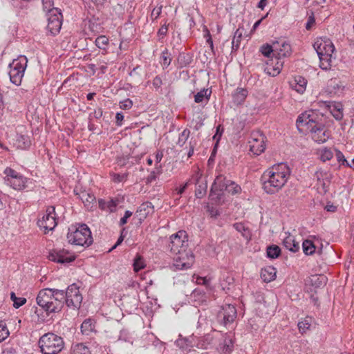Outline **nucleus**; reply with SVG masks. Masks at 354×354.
Masks as SVG:
<instances>
[{"label":"nucleus","mask_w":354,"mask_h":354,"mask_svg":"<svg viewBox=\"0 0 354 354\" xmlns=\"http://www.w3.org/2000/svg\"><path fill=\"white\" fill-rule=\"evenodd\" d=\"M188 239L185 231L180 230L169 237L168 248L175 255L174 266L178 270H187L193 265L194 257L188 252Z\"/></svg>","instance_id":"1"},{"label":"nucleus","mask_w":354,"mask_h":354,"mask_svg":"<svg viewBox=\"0 0 354 354\" xmlns=\"http://www.w3.org/2000/svg\"><path fill=\"white\" fill-rule=\"evenodd\" d=\"M290 169L287 164L281 162L269 168L262 175L263 188L269 194L277 193L286 183Z\"/></svg>","instance_id":"2"},{"label":"nucleus","mask_w":354,"mask_h":354,"mask_svg":"<svg viewBox=\"0 0 354 354\" xmlns=\"http://www.w3.org/2000/svg\"><path fill=\"white\" fill-rule=\"evenodd\" d=\"M36 301L40 308L39 310L45 312L47 315L59 313L64 306L62 290L55 288L41 289L37 294ZM35 313L39 315L37 308Z\"/></svg>","instance_id":"3"},{"label":"nucleus","mask_w":354,"mask_h":354,"mask_svg":"<svg viewBox=\"0 0 354 354\" xmlns=\"http://www.w3.org/2000/svg\"><path fill=\"white\" fill-rule=\"evenodd\" d=\"M326 122V117L317 110L310 109L300 114L297 119V127L300 131H312Z\"/></svg>","instance_id":"4"},{"label":"nucleus","mask_w":354,"mask_h":354,"mask_svg":"<svg viewBox=\"0 0 354 354\" xmlns=\"http://www.w3.org/2000/svg\"><path fill=\"white\" fill-rule=\"evenodd\" d=\"M314 48L319 59V66L323 70H328L332 66V58L335 46L329 39L317 40L315 42Z\"/></svg>","instance_id":"5"},{"label":"nucleus","mask_w":354,"mask_h":354,"mask_svg":"<svg viewBox=\"0 0 354 354\" xmlns=\"http://www.w3.org/2000/svg\"><path fill=\"white\" fill-rule=\"evenodd\" d=\"M38 344L43 354H58L65 345L63 338L53 333L43 335L39 338Z\"/></svg>","instance_id":"6"},{"label":"nucleus","mask_w":354,"mask_h":354,"mask_svg":"<svg viewBox=\"0 0 354 354\" xmlns=\"http://www.w3.org/2000/svg\"><path fill=\"white\" fill-rule=\"evenodd\" d=\"M67 239L71 244L84 247H88L93 242L91 232L86 224H79L77 227L69 228Z\"/></svg>","instance_id":"7"},{"label":"nucleus","mask_w":354,"mask_h":354,"mask_svg":"<svg viewBox=\"0 0 354 354\" xmlns=\"http://www.w3.org/2000/svg\"><path fill=\"white\" fill-rule=\"evenodd\" d=\"M28 59L24 55H20L17 59H13L9 64V76L10 82L19 86L24 75L25 70L27 67Z\"/></svg>","instance_id":"8"},{"label":"nucleus","mask_w":354,"mask_h":354,"mask_svg":"<svg viewBox=\"0 0 354 354\" xmlns=\"http://www.w3.org/2000/svg\"><path fill=\"white\" fill-rule=\"evenodd\" d=\"M237 317L236 309L234 306L225 304L222 306L216 315V322L221 326L228 328Z\"/></svg>","instance_id":"9"},{"label":"nucleus","mask_w":354,"mask_h":354,"mask_svg":"<svg viewBox=\"0 0 354 354\" xmlns=\"http://www.w3.org/2000/svg\"><path fill=\"white\" fill-rule=\"evenodd\" d=\"M62 290L63 301H65L66 304L68 307L73 308H79L82 301V296L80 292L79 287L73 283L70 285L66 291Z\"/></svg>","instance_id":"10"},{"label":"nucleus","mask_w":354,"mask_h":354,"mask_svg":"<svg viewBox=\"0 0 354 354\" xmlns=\"http://www.w3.org/2000/svg\"><path fill=\"white\" fill-rule=\"evenodd\" d=\"M266 138L261 131L252 132L249 140L250 151L254 155H260L266 149Z\"/></svg>","instance_id":"11"},{"label":"nucleus","mask_w":354,"mask_h":354,"mask_svg":"<svg viewBox=\"0 0 354 354\" xmlns=\"http://www.w3.org/2000/svg\"><path fill=\"white\" fill-rule=\"evenodd\" d=\"M62 15L59 9H53L47 14V30L52 35H56L60 31L62 24Z\"/></svg>","instance_id":"12"},{"label":"nucleus","mask_w":354,"mask_h":354,"mask_svg":"<svg viewBox=\"0 0 354 354\" xmlns=\"http://www.w3.org/2000/svg\"><path fill=\"white\" fill-rule=\"evenodd\" d=\"M37 224L39 227L44 229L46 233V232L53 230L57 225L55 207H48L46 214L41 219H39Z\"/></svg>","instance_id":"13"},{"label":"nucleus","mask_w":354,"mask_h":354,"mask_svg":"<svg viewBox=\"0 0 354 354\" xmlns=\"http://www.w3.org/2000/svg\"><path fill=\"white\" fill-rule=\"evenodd\" d=\"M228 181L229 180L222 175L216 178L210 191V196L212 200L218 201L221 200L224 192H225V187L228 185Z\"/></svg>","instance_id":"14"},{"label":"nucleus","mask_w":354,"mask_h":354,"mask_svg":"<svg viewBox=\"0 0 354 354\" xmlns=\"http://www.w3.org/2000/svg\"><path fill=\"white\" fill-rule=\"evenodd\" d=\"M49 259L59 263H70L75 259V256L68 250H53L49 254Z\"/></svg>","instance_id":"15"},{"label":"nucleus","mask_w":354,"mask_h":354,"mask_svg":"<svg viewBox=\"0 0 354 354\" xmlns=\"http://www.w3.org/2000/svg\"><path fill=\"white\" fill-rule=\"evenodd\" d=\"M274 57L277 59L289 57L292 53L290 44L284 39H279L273 42Z\"/></svg>","instance_id":"16"},{"label":"nucleus","mask_w":354,"mask_h":354,"mask_svg":"<svg viewBox=\"0 0 354 354\" xmlns=\"http://www.w3.org/2000/svg\"><path fill=\"white\" fill-rule=\"evenodd\" d=\"M326 122H323L322 126L316 127L312 131H308L310 133L311 138L315 142L317 143H324L330 138V133L326 127Z\"/></svg>","instance_id":"17"},{"label":"nucleus","mask_w":354,"mask_h":354,"mask_svg":"<svg viewBox=\"0 0 354 354\" xmlns=\"http://www.w3.org/2000/svg\"><path fill=\"white\" fill-rule=\"evenodd\" d=\"M154 212V207L151 202L147 201L141 204L136 212V216L138 218L139 223H141L149 215Z\"/></svg>","instance_id":"18"},{"label":"nucleus","mask_w":354,"mask_h":354,"mask_svg":"<svg viewBox=\"0 0 354 354\" xmlns=\"http://www.w3.org/2000/svg\"><path fill=\"white\" fill-rule=\"evenodd\" d=\"M74 192L75 195L78 196L86 208L89 209L93 207V204L95 201V196L92 193H89L86 190L78 192L77 189H75Z\"/></svg>","instance_id":"19"},{"label":"nucleus","mask_w":354,"mask_h":354,"mask_svg":"<svg viewBox=\"0 0 354 354\" xmlns=\"http://www.w3.org/2000/svg\"><path fill=\"white\" fill-rule=\"evenodd\" d=\"M30 181V179L24 177L21 174L18 175L11 180L8 181L6 183L12 187L15 190H22L26 187H28V183Z\"/></svg>","instance_id":"20"},{"label":"nucleus","mask_w":354,"mask_h":354,"mask_svg":"<svg viewBox=\"0 0 354 354\" xmlns=\"http://www.w3.org/2000/svg\"><path fill=\"white\" fill-rule=\"evenodd\" d=\"M248 91L243 88H237L232 94L233 103L236 105L242 104L246 97L248 96Z\"/></svg>","instance_id":"21"},{"label":"nucleus","mask_w":354,"mask_h":354,"mask_svg":"<svg viewBox=\"0 0 354 354\" xmlns=\"http://www.w3.org/2000/svg\"><path fill=\"white\" fill-rule=\"evenodd\" d=\"M245 31L243 26H239L235 31L232 41V51L237 50L241 44V41Z\"/></svg>","instance_id":"22"},{"label":"nucleus","mask_w":354,"mask_h":354,"mask_svg":"<svg viewBox=\"0 0 354 354\" xmlns=\"http://www.w3.org/2000/svg\"><path fill=\"white\" fill-rule=\"evenodd\" d=\"M328 279L324 274L312 275L309 278V283L315 288L324 287L327 283Z\"/></svg>","instance_id":"23"},{"label":"nucleus","mask_w":354,"mask_h":354,"mask_svg":"<svg viewBox=\"0 0 354 354\" xmlns=\"http://www.w3.org/2000/svg\"><path fill=\"white\" fill-rule=\"evenodd\" d=\"M327 106L328 107L331 114L336 120H340L343 118V108L342 104L330 102Z\"/></svg>","instance_id":"24"},{"label":"nucleus","mask_w":354,"mask_h":354,"mask_svg":"<svg viewBox=\"0 0 354 354\" xmlns=\"http://www.w3.org/2000/svg\"><path fill=\"white\" fill-rule=\"evenodd\" d=\"M283 244L287 250L292 252H296L299 251L300 248L299 243L298 242H296L294 239V236L290 234L283 239Z\"/></svg>","instance_id":"25"},{"label":"nucleus","mask_w":354,"mask_h":354,"mask_svg":"<svg viewBox=\"0 0 354 354\" xmlns=\"http://www.w3.org/2000/svg\"><path fill=\"white\" fill-rule=\"evenodd\" d=\"M307 80L301 77L297 76L295 77V80L291 83V86L293 89L299 93H303L306 88Z\"/></svg>","instance_id":"26"},{"label":"nucleus","mask_w":354,"mask_h":354,"mask_svg":"<svg viewBox=\"0 0 354 354\" xmlns=\"http://www.w3.org/2000/svg\"><path fill=\"white\" fill-rule=\"evenodd\" d=\"M276 277L275 269L272 267H268L262 269L261 272V277L266 282H270L274 279Z\"/></svg>","instance_id":"27"},{"label":"nucleus","mask_w":354,"mask_h":354,"mask_svg":"<svg viewBox=\"0 0 354 354\" xmlns=\"http://www.w3.org/2000/svg\"><path fill=\"white\" fill-rule=\"evenodd\" d=\"M94 331L95 325L93 321L91 319L84 320L81 325L82 333L85 335H90Z\"/></svg>","instance_id":"28"},{"label":"nucleus","mask_w":354,"mask_h":354,"mask_svg":"<svg viewBox=\"0 0 354 354\" xmlns=\"http://www.w3.org/2000/svg\"><path fill=\"white\" fill-rule=\"evenodd\" d=\"M95 44L97 48L102 50V54L107 53V47L109 44V39L105 35H100L95 39Z\"/></svg>","instance_id":"29"},{"label":"nucleus","mask_w":354,"mask_h":354,"mask_svg":"<svg viewBox=\"0 0 354 354\" xmlns=\"http://www.w3.org/2000/svg\"><path fill=\"white\" fill-rule=\"evenodd\" d=\"M195 178L196 181V183L197 184V187L195 191V196L198 198H201L206 194L207 185L206 183H199L200 177L198 174H196Z\"/></svg>","instance_id":"30"},{"label":"nucleus","mask_w":354,"mask_h":354,"mask_svg":"<svg viewBox=\"0 0 354 354\" xmlns=\"http://www.w3.org/2000/svg\"><path fill=\"white\" fill-rule=\"evenodd\" d=\"M178 63L180 68L185 67L191 64L192 62V56L186 53H180L178 57Z\"/></svg>","instance_id":"31"},{"label":"nucleus","mask_w":354,"mask_h":354,"mask_svg":"<svg viewBox=\"0 0 354 354\" xmlns=\"http://www.w3.org/2000/svg\"><path fill=\"white\" fill-rule=\"evenodd\" d=\"M234 229L239 232L241 233L242 236L246 238L247 239H250L251 236V233L248 227L245 225L243 223H236L233 225Z\"/></svg>","instance_id":"32"},{"label":"nucleus","mask_w":354,"mask_h":354,"mask_svg":"<svg viewBox=\"0 0 354 354\" xmlns=\"http://www.w3.org/2000/svg\"><path fill=\"white\" fill-rule=\"evenodd\" d=\"M211 93V90L208 88H203L194 95V102L196 103H200L202 102L205 98L208 100L210 97Z\"/></svg>","instance_id":"33"},{"label":"nucleus","mask_w":354,"mask_h":354,"mask_svg":"<svg viewBox=\"0 0 354 354\" xmlns=\"http://www.w3.org/2000/svg\"><path fill=\"white\" fill-rule=\"evenodd\" d=\"M303 251L306 255H311L315 252V246L310 240H305L302 243Z\"/></svg>","instance_id":"34"},{"label":"nucleus","mask_w":354,"mask_h":354,"mask_svg":"<svg viewBox=\"0 0 354 354\" xmlns=\"http://www.w3.org/2000/svg\"><path fill=\"white\" fill-rule=\"evenodd\" d=\"M225 192L232 195H235L241 193V188L235 182L229 180L227 187H225Z\"/></svg>","instance_id":"35"},{"label":"nucleus","mask_w":354,"mask_h":354,"mask_svg":"<svg viewBox=\"0 0 354 354\" xmlns=\"http://www.w3.org/2000/svg\"><path fill=\"white\" fill-rule=\"evenodd\" d=\"M17 147L21 149H27L30 145V140L27 136L19 135L17 138Z\"/></svg>","instance_id":"36"},{"label":"nucleus","mask_w":354,"mask_h":354,"mask_svg":"<svg viewBox=\"0 0 354 354\" xmlns=\"http://www.w3.org/2000/svg\"><path fill=\"white\" fill-rule=\"evenodd\" d=\"M281 252V249L278 245H272L267 248V256L270 259L277 258Z\"/></svg>","instance_id":"37"},{"label":"nucleus","mask_w":354,"mask_h":354,"mask_svg":"<svg viewBox=\"0 0 354 354\" xmlns=\"http://www.w3.org/2000/svg\"><path fill=\"white\" fill-rule=\"evenodd\" d=\"M73 354H91V351L86 346L80 343L73 347Z\"/></svg>","instance_id":"38"},{"label":"nucleus","mask_w":354,"mask_h":354,"mask_svg":"<svg viewBox=\"0 0 354 354\" xmlns=\"http://www.w3.org/2000/svg\"><path fill=\"white\" fill-rule=\"evenodd\" d=\"M276 64L274 66H273L272 68V71H270V68L269 66H268L266 68V70L268 71V73L270 75H272V76H276L277 75H278L279 73H280V71L281 70L282 68V66H283V62L280 61L281 59H277L276 58Z\"/></svg>","instance_id":"39"},{"label":"nucleus","mask_w":354,"mask_h":354,"mask_svg":"<svg viewBox=\"0 0 354 354\" xmlns=\"http://www.w3.org/2000/svg\"><path fill=\"white\" fill-rule=\"evenodd\" d=\"M10 299L13 301V306L15 308H19L26 302V299L24 297H17L15 292H12L10 294Z\"/></svg>","instance_id":"40"},{"label":"nucleus","mask_w":354,"mask_h":354,"mask_svg":"<svg viewBox=\"0 0 354 354\" xmlns=\"http://www.w3.org/2000/svg\"><path fill=\"white\" fill-rule=\"evenodd\" d=\"M190 136V131L188 129H185L180 134L177 145L179 147H183L187 141Z\"/></svg>","instance_id":"41"},{"label":"nucleus","mask_w":354,"mask_h":354,"mask_svg":"<svg viewBox=\"0 0 354 354\" xmlns=\"http://www.w3.org/2000/svg\"><path fill=\"white\" fill-rule=\"evenodd\" d=\"M161 64L163 68H167L171 62V58L170 57V54L168 52L167 49L163 50L161 53L160 56Z\"/></svg>","instance_id":"42"},{"label":"nucleus","mask_w":354,"mask_h":354,"mask_svg":"<svg viewBox=\"0 0 354 354\" xmlns=\"http://www.w3.org/2000/svg\"><path fill=\"white\" fill-rule=\"evenodd\" d=\"M260 51L265 57H270L271 55L274 56V48H273V44L272 45H263L261 47Z\"/></svg>","instance_id":"43"},{"label":"nucleus","mask_w":354,"mask_h":354,"mask_svg":"<svg viewBox=\"0 0 354 354\" xmlns=\"http://www.w3.org/2000/svg\"><path fill=\"white\" fill-rule=\"evenodd\" d=\"M222 352L225 354H230L233 349V342L230 339H225L221 346Z\"/></svg>","instance_id":"44"},{"label":"nucleus","mask_w":354,"mask_h":354,"mask_svg":"<svg viewBox=\"0 0 354 354\" xmlns=\"http://www.w3.org/2000/svg\"><path fill=\"white\" fill-rule=\"evenodd\" d=\"M4 174L6 176L5 178V181L6 183H8V181L11 180V179L15 178V177L20 174L19 173L10 167H7L4 170Z\"/></svg>","instance_id":"45"},{"label":"nucleus","mask_w":354,"mask_h":354,"mask_svg":"<svg viewBox=\"0 0 354 354\" xmlns=\"http://www.w3.org/2000/svg\"><path fill=\"white\" fill-rule=\"evenodd\" d=\"M145 266V264L143 259L141 257H140V256L137 257L135 259L134 263H133V270H134V271L138 272L141 269L144 268Z\"/></svg>","instance_id":"46"},{"label":"nucleus","mask_w":354,"mask_h":354,"mask_svg":"<svg viewBox=\"0 0 354 354\" xmlns=\"http://www.w3.org/2000/svg\"><path fill=\"white\" fill-rule=\"evenodd\" d=\"M9 335V331L3 321H0V342L6 339Z\"/></svg>","instance_id":"47"},{"label":"nucleus","mask_w":354,"mask_h":354,"mask_svg":"<svg viewBox=\"0 0 354 354\" xmlns=\"http://www.w3.org/2000/svg\"><path fill=\"white\" fill-rule=\"evenodd\" d=\"M333 156V153L331 150L324 149L321 151L320 158L323 162L330 160Z\"/></svg>","instance_id":"48"},{"label":"nucleus","mask_w":354,"mask_h":354,"mask_svg":"<svg viewBox=\"0 0 354 354\" xmlns=\"http://www.w3.org/2000/svg\"><path fill=\"white\" fill-rule=\"evenodd\" d=\"M43 9L47 12V14H50L51 10L53 9H57L53 7V2L51 0H42Z\"/></svg>","instance_id":"49"},{"label":"nucleus","mask_w":354,"mask_h":354,"mask_svg":"<svg viewBox=\"0 0 354 354\" xmlns=\"http://www.w3.org/2000/svg\"><path fill=\"white\" fill-rule=\"evenodd\" d=\"M310 326V323L308 318L298 323V328L301 333H305L308 329H309Z\"/></svg>","instance_id":"50"},{"label":"nucleus","mask_w":354,"mask_h":354,"mask_svg":"<svg viewBox=\"0 0 354 354\" xmlns=\"http://www.w3.org/2000/svg\"><path fill=\"white\" fill-rule=\"evenodd\" d=\"M336 158L338 162H342V164L348 167H352V165L345 158L344 154L340 151H336Z\"/></svg>","instance_id":"51"},{"label":"nucleus","mask_w":354,"mask_h":354,"mask_svg":"<svg viewBox=\"0 0 354 354\" xmlns=\"http://www.w3.org/2000/svg\"><path fill=\"white\" fill-rule=\"evenodd\" d=\"M132 106H133V102L129 98L120 102V107L122 109L129 110L132 107Z\"/></svg>","instance_id":"52"},{"label":"nucleus","mask_w":354,"mask_h":354,"mask_svg":"<svg viewBox=\"0 0 354 354\" xmlns=\"http://www.w3.org/2000/svg\"><path fill=\"white\" fill-rule=\"evenodd\" d=\"M161 12L162 6L154 8L151 14V18L152 19V20L157 19L160 15Z\"/></svg>","instance_id":"53"},{"label":"nucleus","mask_w":354,"mask_h":354,"mask_svg":"<svg viewBox=\"0 0 354 354\" xmlns=\"http://www.w3.org/2000/svg\"><path fill=\"white\" fill-rule=\"evenodd\" d=\"M157 169V171H152L150 174L147 177V181L148 182H152L153 180H155L157 178V176L158 174H160L161 173V169L160 167V168H156Z\"/></svg>","instance_id":"54"},{"label":"nucleus","mask_w":354,"mask_h":354,"mask_svg":"<svg viewBox=\"0 0 354 354\" xmlns=\"http://www.w3.org/2000/svg\"><path fill=\"white\" fill-rule=\"evenodd\" d=\"M127 175L125 174H113V180L115 183H120L124 180H126Z\"/></svg>","instance_id":"55"},{"label":"nucleus","mask_w":354,"mask_h":354,"mask_svg":"<svg viewBox=\"0 0 354 354\" xmlns=\"http://www.w3.org/2000/svg\"><path fill=\"white\" fill-rule=\"evenodd\" d=\"M132 216V212L129 210H127L124 212V215L120 218V225H124L127 223V219Z\"/></svg>","instance_id":"56"},{"label":"nucleus","mask_w":354,"mask_h":354,"mask_svg":"<svg viewBox=\"0 0 354 354\" xmlns=\"http://www.w3.org/2000/svg\"><path fill=\"white\" fill-rule=\"evenodd\" d=\"M152 84H153V86H154V88L156 90H158L162 84L161 77L159 76H156L153 80Z\"/></svg>","instance_id":"57"},{"label":"nucleus","mask_w":354,"mask_h":354,"mask_svg":"<svg viewBox=\"0 0 354 354\" xmlns=\"http://www.w3.org/2000/svg\"><path fill=\"white\" fill-rule=\"evenodd\" d=\"M168 31V27L166 24L162 25L158 31V36L164 37Z\"/></svg>","instance_id":"58"},{"label":"nucleus","mask_w":354,"mask_h":354,"mask_svg":"<svg viewBox=\"0 0 354 354\" xmlns=\"http://www.w3.org/2000/svg\"><path fill=\"white\" fill-rule=\"evenodd\" d=\"M91 2L96 6L98 10L102 9L104 7V5L106 2V0H91Z\"/></svg>","instance_id":"59"},{"label":"nucleus","mask_w":354,"mask_h":354,"mask_svg":"<svg viewBox=\"0 0 354 354\" xmlns=\"http://www.w3.org/2000/svg\"><path fill=\"white\" fill-rule=\"evenodd\" d=\"M326 175V173L322 169H319L315 173V177L317 178L318 181H320L322 179H323L324 176Z\"/></svg>","instance_id":"60"},{"label":"nucleus","mask_w":354,"mask_h":354,"mask_svg":"<svg viewBox=\"0 0 354 354\" xmlns=\"http://www.w3.org/2000/svg\"><path fill=\"white\" fill-rule=\"evenodd\" d=\"M115 119H116V124L118 126H122V121L124 120L123 113H121V112L120 113H117L116 115H115Z\"/></svg>","instance_id":"61"},{"label":"nucleus","mask_w":354,"mask_h":354,"mask_svg":"<svg viewBox=\"0 0 354 354\" xmlns=\"http://www.w3.org/2000/svg\"><path fill=\"white\" fill-rule=\"evenodd\" d=\"M209 280L207 279L206 277H199L196 279V282L198 283L205 285V286H208L209 285Z\"/></svg>","instance_id":"62"},{"label":"nucleus","mask_w":354,"mask_h":354,"mask_svg":"<svg viewBox=\"0 0 354 354\" xmlns=\"http://www.w3.org/2000/svg\"><path fill=\"white\" fill-rule=\"evenodd\" d=\"M207 33L205 35V37L207 38V43H208L210 46V48L213 49L214 45H213V41L211 37V35L208 30H206Z\"/></svg>","instance_id":"63"},{"label":"nucleus","mask_w":354,"mask_h":354,"mask_svg":"<svg viewBox=\"0 0 354 354\" xmlns=\"http://www.w3.org/2000/svg\"><path fill=\"white\" fill-rule=\"evenodd\" d=\"M190 183H191V180H189L187 183H185L183 185H182L179 188V189L178 190V194L180 195L182 194Z\"/></svg>","instance_id":"64"}]
</instances>
